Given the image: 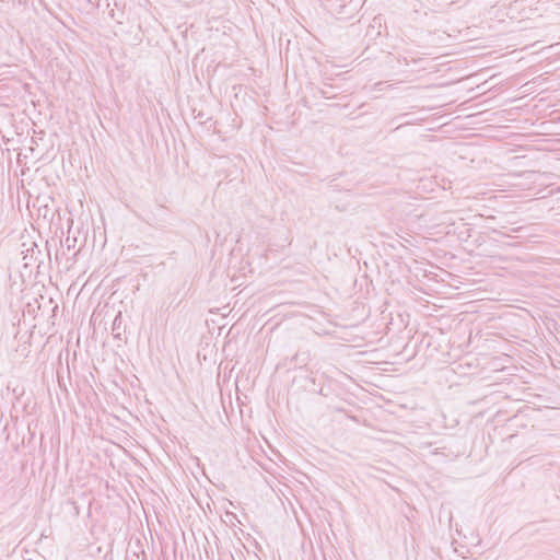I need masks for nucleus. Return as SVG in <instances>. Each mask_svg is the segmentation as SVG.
<instances>
[{
  "mask_svg": "<svg viewBox=\"0 0 560 560\" xmlns=\"http://www.w3.org/2000/svg\"><path fill=\"white\" fill-rule=\"evenodd\" d=\"M112 331L116 339L121 340V336L125 332V328L122 327V316L120 312L116 315L113 322Z\"/></svg>",
  "mask_w": 560,
  "mask_h": 560,
  "instance_id": "f257e3e1",
  "label": "nucleus"
},
{
  "mask_svg": "<svg viewBox=\"0 0 560 560\" xmlns=\"http://www.w3.org/2000/svg\"><path fill=\"white\" fill-rule=\"evenodd\" d=\"M126 560H147L144 552H142V556L138 553H133L132 556H127Z\"/></svg>",
  "mask_w": 560,
  "mask_h": 560,
  "instance_id": "f03ea898",
  "label": "nucleus"
},
{
  "mask_svg": "<svg viewBox=\"0 0 560 560\" xmlns=\"http://www.w3.org/2000/svg\"><path fill=\"white\" fill-rule=\"evenodd\" d=\"M77 240L75 238H70L69 236L66 238V245H67V248L70 249L71 247H74V244H75Z\"/></svg>",
  "mask_w": 560,
  "mask_h": 560,
  "instance_id": "7ed1b4c3",
  "label": "nucleus"
},
{
  "mask_svg": "<svg viewBox=\"0 0 560 560\" xmlns=\"http://www.w3.org/2000/svg\"><path fill=\"white\" fill-rule=\"evenodd\" d=\"M402 61H404L405 65H409V61L407 60L406 57L402 58Z\"/></svg>",
  "mask_w": 560,
  "mask_h": 560,
  "instance_id": "20e7f679",
  "label": "nucleus"
}]
</instances>
